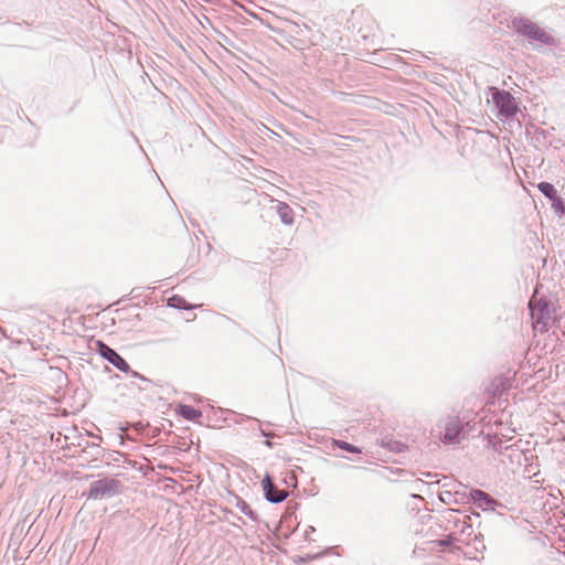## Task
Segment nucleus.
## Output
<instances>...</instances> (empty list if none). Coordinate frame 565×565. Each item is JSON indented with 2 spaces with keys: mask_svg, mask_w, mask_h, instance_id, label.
Segmentation results:
<instances>
[{
  "mask_svg": "<svg viewBox=\"0 0 565 565\" xmlns=\"http://www.w3.org/2000/svg\"><path fill=\"white\" fill-rule=\"evenodd\" d=\"M96 350L103 359L108 361L119 371L125 373L129 372L130 367L126 360L103 341H96Z\"/></svg>",
  "mask_w": 565,
  "mask_h": 565,
  "instance_id": "5",
  "label": "nucleus"
},
{
  "mask_svg": "<svg viewBox=\"0 0 565 565\" xmlns=\"http://www.w3.org/2000/svg\"><path fill=\"white\" fill-rule=\"evenodd\" d=\"M537 189L548 200H552L553 198H555L557 195L556 189L550 182H545V181L540 182L537 184Z\"/></svg>",
  "mask_w": 565,
  "mask_h": 565,
  "instance_id": "15",
  "label": "nucleus"
},
{
  "mask_svg": "<svg viewBox=\"0 0 565 565\" xmlns=\"http://www.w3.org/2000/svg\"><path fill=\"white\" fill-rule=\"evenodd\" d=\"M142 381H143V384L145 383H150V381L147 377H145V376L142 377Z\"/></svg>",
  "mask_w": 565,
  "mask_h": 565,
  "instance_id": "22",
  "label": "nucleus"
},
{
  "mask_svg": "<svg viewBox=\"0 0 565 565\" xmlns=\"http://www.w3.org/2000/svg\"><path fill=\"white\" fill-rule=\"evenodd\" d=\"M152 173H154V177L158 178V173H156V170H151Z\"/></svg>",
  "mask_w": 565,
  "mask_h": 565,
  "instance_id": "26",
  "label": "nucleus"
},
{
  "mask_svg": "<svg viewBox=\"0 0 565 565\" xmlns=\"http://www.w3.org/2000/svg\"><path fill=\"white\" fill-rule=\"evenodd\" d=\"M469 497L473 503L484 511H493L497 505V501L490 494L480 489H471Z\"/></svg>",
  "mask_w": 565,
  "mask_h": 565,
  "instance_id": "8",
  "label": "nucleus"
},
{
  "mask_svg": "<svg viewBox=\"0 0 565 565\" xmlns=\"http://www.w3.org/2000/svg\"><path fill=\"white\" fill-rule=\"evenodd\" d=\"M552 306L553 303L544 297H541L535 301L532 299L529 302V310L533 324L535 328H540L541 331L546 330L550 326Z\"/></svg>",
  "mask_w": 565,
  "mask_h": 565,
  "instance_id": "2",
  "label": "nucleus"
},
{
  "mask_svg": "<svg viewBox=\"0 0 565 565\" xmlns=\"http://www.w3.org/2000/svg\"><path fill=\"white\" fill-rule=\"evenodd\" d=\"M512 28L515 32L526 38L530 42H540L544 45H554L555 39L527 18L516 17L512 19Z\"/></svg>",
  "mask_w": 565,
  "mask_h": 565,
  "instance_id": "1",
  "label": "nucleus"
},
{
  "mask_svg": "<svg viewBox=\"0 0 565 565\" xmlns=\"http://www.w3.org/2000/svg\"><path fill=\"white\" fill-rule=\"evenodd\" d=\"M120 481L113 478H103L94 481L89 486L87 499L103 500L109 499L119 493Z\"/></svg>",
  "mask_w": 565,
  "mask_h": 565,
  "instance_id": "3",
  "label": "nucleus"
},
{
  "mask_svg": "<svg viewBox=\"0 0 565 565\" xmlns=\"http://www.w3.org/2000/svg\"><path fill=\"white\" fill-rule=\"evenodd\" d=\"M148 470L153 471V469L149 468L147 463H143V472H142L143 477L148 476Z\"/></svg>",
  "mask_w": 565,
  "mask_h": 565,
  "instance_id": "21",
  "label": "nucleus"
},
{
  "mask_svg": "<svg viewBox=\"0 0 565 565\" xmlns=\"http://www.w3.org/2000/svg\"><path fill=\"white\" fill-rule=\"evenodd\" d=\"M550 201H551V207L557 215L562 216L565 214V204L558 195H556L555 198H553Z\"/></svg>",
  "mask_w": 565,
  "mask_h": 565,
  "instance_id": "16",
  "label": "nucleus"
},
{
  "mask_svg": "<svg viewBox=\"0 0 565 565\" xmlns=\"http://www.w3.org/2000/svg\"><path fill=\"white\" fill-rule=\"evenodd\" d=\"M152 173H154V177L158 178V173H156V170H151Z\"/></svg>",
  "mask_w": 565,
  "mask_h": 565,
  "instance_id": "27",
  "label": "nucleus"
},
{
  "mask_svg": "<svg viewBox=\"0 0 565 565\" xmlns=\"http://www.w3.org/2000/svg\"><path fill=\"white\" fill-rule=\"evenodd\" d=\"M492 102L498 108L500 117L512 118L516 115L519 107L512 94L504 89L492 87Z\"/></svg>",
  "mask_w": 565,
  "mask_h": 565,
  "instance_id": "4",
  "label": "nucleus"
},
{
  "mask_svg": "<svg viewBox=\"0 0 565 565\" xmlns=\"http://www.w3.org/2000/svg\"><path fill=\"white\" fill-rule=\"evenodd\" d=\"M263 491L264 498L275 504L285 501L289 494L287 490L278 489L269 475H266L263 479Z\"/></svg>",
  "mask_w": 565,
  "mask_h": 565,
  "instance_id": "7",
  "label": "nucleus"
},
{
  "mask_svg": "<svg viewBox=\"0 0 565 565\" xmlns=\"http://www.w3.org/2000/svg\"><path fill=\"white\" fill-rule=\"evenodd\" d=\"M132 376L139 377L140 375L137 372H132Z\"/></svg>",
  "mask_w": 565,
  "mask_h": 565,
  "instance_id": "24",
  "label": "nucleus"
},
{
  "mask_svg": "<svg viewBox=\"0 0 565 565\" xmlns=\"http://www.w3.org/2000/svg\"><path fill=\"white\" fill-rule=\"evenodd\" d=\"M177 412L182 418L192 422L198 420L202 416V412L200 409L186 404H179Z\"/></svg>",
  "mask_w": 565,
  "mask_h": 565,
  "instance_id": "11",
  "label": "nucleus"
},
{
  "mask_svg": "<svg viewBox=\"0 0 565 565\" xmlns=\"http://www.w3.org/2000/svg\"><path fill=\"white\" fill-rule=\"evenodd\" d=\"M249 419H252V420L256 422L257 424H259V420L257 418H252V417L243 415V414H238L237 415L236 423L237 424H243L244 422L249 420Z\"/></svg>",
  "mask_w": 565,
  "mask_h": 565,
  "instance_id": "19",
  "label": "nucleus"
},
{
  "mask_svg": "<svg viewBox=\"0 0 565 565\" xmlns=\"http://www.w3.org/2000/svg\"><path fill=\"white\" fill-rule=\"evenodd\" d=\"M259 433H260V436H263V437H265V438H267V439H269V438H271V437L274 436V434H273V433H268V431L264 430L260 426H259ZM265 445H266L268 448H273V443H271L270 440H266V441H265Z\"/></svg>",
  "mask_w": 565,
  "mask_h": 565,
  "instance_id": "18",
  "label": "nucleus"
},
{
  "mask_svg": "<svg viewBox=\"0 0 565 565\" xmlns=\"http://www.w3.org/2000/svg\"><path fill=\"white\" fill-rule=\"evenodd\" d=\"M235 500V507L245 514L248 519H250L254 522H258V515L257 513L249 507V504L242 499L241 497L236 495L234 498Z\"/></svg>",
  "mask_w": 565,
  "mask_h": 565,
  "instance_id": "12",
  "label": "nucleus"
},
{
  "mask_svg": "<svg viewBox=\"0 0 565 565\" xmlns=\"http://www.w3.org/2000/svg\"><path fill=\"white\" fill-rule=\"evenodd\" d=\"M487 439L488 447L500 455H504L509 451H518V449H514L513 445H504L503 440L497 434L493 436L488 435Z\"/></svg>",
  "mask_w": 565,
  "mask_h": 565,
  "instance_id": "9",
  "label": "nucleus"
},
{
  "mask_svg": "<svg viewBox=\"0 0 565 565\" xmlns=\"http://www.w3.org/2000/svg\"><path fill=\"white\" fill-rule=\"evenodd\" d=\"M140 425H141V423H140V422H137V424H136V428L138 429V426H140Z\"/></svg>",
  "mask_w": 565,
  "mask_h": 565,
  "instance_id": "25",
  "label": "nucleus"
},
{
  "mask_svg": "<svg viewBox=\"0 0 565 565\" xmlns=\"http://www.w3.org/2000/svg\"><path fill=\"white\" fill-rule=\"evenodd\" d=\"M546 135H547V132H546L545 130H543V129H537V130L535 131V138H536V140H539L540 136H541V137H543V138L545 139V138H546Z\"/></svg>",
  "mask_w": 565,
  "mask_h": 565,
  "instance_id": "20",
  "label": "nucleus"
},
{
  "mask_svg": "<svg viewBox=\"0 0 565 565\" xmlns=\"http://www.w3.org/2000/svg\"><path fill=\"white\" fill-rule=\"evenodd\" d=\"M276 202V213L278 214L281 223L285 225H292L295 222L292 209L286 202Z\"/></svg>",
  "mask_w": 565,
  "mask_h": 565,
  "instance_id": "10",
  "label": "nucleus"
},
{
  "mask_svg": "<svg viewBox=\"0 0 565 565\" xmlns=\"http://www.w3.org/2000/svg\"><path fill=\"white\" fill-rule=\"evenodd\" d=\"M462 431V424L458 417H447L444 426V435L441 441L446 445L458 444L460 434Z\"/></svg>",
  "mask_w": 565,
  "mask_h": 565,
  "instance_id": "6",
  "label": "nucleus"
},
{
  "mask_svg": "<svg viewBox=\"0 0 565 565\" xmlns=\"http://www.w3.org/2000/svg\"><path fill=\"white\" fill-rule=\"evenodd\" d=\"M308 532H315V527L313 526H309V530L307 531Z\"/></svg>",
  "mask_w": 565,
  "mask_h": 565,
  "instance_id": "23",
  "label": "nucleus"
},
{
  "mask_svg": "<svg viewBox=\"0 0 565 565\" xmlns=\"http://www.w3.org/2000/svg\"><path fill=\"white\" fill-rule=\"evenodd\" d=\"M331 445L333 447H337L339 449H342L344 451H348V452H351V454H362V449L359 448L358 446L355 445H352L345 440H341V439H332L331 440Z\"/></svg>",
  "mask_w": 565,
  "mask_h": 565,
  "instance_id": "14",
  "label": "nucleus"
},
{
  "mask_svg": "<svg viewBox=\"0 0 565 565\" xmlns=\"http://www.w3.org/2000/svg\"><path fill=\"white\" fill-rule=\"evenodd\" d=\"M167 306L173 309L179 310H189L194 308V306L190 305L182 296L172 295L167 299Z\"/></svg>",
  "mask_w": 565,
  "mask_h": 565,
  "instance_id": "13",
  "label": "nucleus"
},
{
  "mask_svg": "<svg viewBox=\"0 0 565 565\" xmlns=\"http://www.w3.org/2000/svg\"><path fill=\"white\" fill-rule=\"evenodd\" d=\"M457 539L454 535H447L445 539H440L436 541V544L441 547L450 546Z\"/></svg>",
  "mask_w": 565,
  "mask_h": 565,
  "instance_id": "17",
  "label": "nucleus"
}]
</instances>
